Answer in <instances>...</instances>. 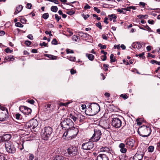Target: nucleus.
<instances>
[{
	"instance_id": "obj_1",
	"label": "nucleus",
	"mask_w": 160,
	"mask_h": 160,
	"mask_svg": "<svg viewBox=\"0 0 160 160\" xmlns=\"http://www.w3.org/2000/svg\"><path fill=\"white\" fill-rule=\"evenodd\" d=\"M100 110V107L97 103H91L85 110L86 114L89 116H93L97 114Z\"/></svg>"
},
{
	"instance_id": "obj_2",
	"label": "nucleus",
	"mask_w": 160,
	"mask_h": 160,
	"mask_svg": "<svg viewBox=\"0 0 160 160\" xmlns=\"http://www.w3.org/2000/svg\"><path fill=\"white\" fill-rule=\"evenodd\" d=\"M138 132L140 136L146 137H148L150 135L151 130L149 127L143 125L138 129Z\"/></svg>"
},
{
	"instance_id": "obj_3",
	"label": "nucleus",
	"mask_w": 160,
	"mask_h": 160,
	"mask_svg": "<svg viewBox=\"0 0 160 160\" xmlns=\"http://www.w3.org/2000/svg\"><path fill=\"white\" fill-rule=\"evenodd\" d=\"M60 124L62 129L66 130L69 129L73 125L74 123L71 119L67 118L62 120Z\"/></svg>"
},
{
	"instance_id": "obj_4",
	"label": "nucleus",
	"mask_w": 160,
	"mask_h": 160,
	"mask_svg": "<svg viewBox=\"0 0 160 160\" xmlns=\"http://www.w3.org/2000/svg\"><path fill=\"white\" fill-rule=\"evenodd\" d=\"M44 132L42 135V138L44 140H47L52 133L53 129L52 127L48 126L44 128Z\"/></svg>"
},
{
	"instance_id": "obj_5",
	"label": "nucleus",
	"mask_w": 160,
	"mask_h": 160,
	"mask_svg": "<svg viewBox=\"0 0 160 160\" xmlns=\"http://www.w3.org/2000/svg\"><path fill=\"white\" fill-rule=\"evenodd\" d=\"M5 148L6 151L9 153H14L16 151V149L12 143L9 141L5 142Z\"/></svg>"
},
{
	"instance_id": "obj_6",
	"label": "nucleus",
	"mask_w": 160,
	"mask_h": 160,
	"mask_svg": "<svg viewBox=\"0 0 160 160\" xmlns=\"http://www.w3.org/2000/svg\"><path fill=\"white\" fill-rule=\"evenodd\" d=\"M78 148L74 146H71L67 149L68 154L71 156L73 157L78 153Z\"/></svg>"
},
{
	"instance_id": "obj_7",
	"label": "nucleus",
	"mask_w": 160,
	"mask_h": 160,
	"mask_svg": "<svg viewBox=\"0 0 160 160\" xmlns=\"http://www.w3.org/2000/svg\"><path fill=\"white\" fill-rule=\"evenodd\" d=\"M94 133L91 137V139L93 142L98 141L101 137L102 133L101 131L96 129H94Z\"/></svg>"
},
{
	"instance_id": "obj_8",
	"label": "nucleus",
	"mask_w": 160,
	"mask_h": 160,
	"mask_svg": "<svg viewBox=\"0 0 160 160\" xmlns=\"http://www.w3.org/2000/svg\"><path fill=\"white\" fill-rule=\"evenodd\" d=\"M38 125V122L37 120L32 119L30 120L26 124V126L29 128L34 129Z\"/></svg>"
},
{
	"instance_id": "obj_9",
	"label": "nucleus",
	"mask_w": 160,
	"mask_h": 160,
	"mask_svg": "<svg viewBox=\"0 0 160 160\" xmlns=\"http://www.w3.org/2000/svg\"><path fill=\"white\" fill-rule=\"evenodd\" d=\"M122 122L120 119L118 118H112V125L115 128H119L121 126Z\"/></svg>"
},
{
	"instance_id": "obj_10",
	"label": "nucleus",
	"mask_w": 160,
	"mask_h": 160,
	"mask_svg": "<svg viewBox=\"0 0 160 160\" xmlns=\"http://www.w3.org/2000/svg\"><path fill=\"white\" fill-rule=\"evenodd\" d=\"M94 145V144L92 142H88L82 144V148L86 150H90L93 148Z\"/></svg>"
},
{
	"instance_id": "obj_11",
	"label": "nucleus",
	"mask_w": 160,
	"mask_h": 160,
	"mask_svg": "<svg viewBox=\"0 0 160 160\" xmlns=\"http://www.w3.org/2000/svg\"><path fill=\"white\" fill-rule=\"evenodd\" d=\"M79 131L78 129L77 128L73 127L72 128L68 129V132H69V136L74 137L76 136Z\"/></svg>"
},
{
	"instance_id": "obj_12",
	"label": "nucleus",
	"mask_w": 160,
	"mask_h": 160,
	"mask_svg": "<svg viewBox=\"0 0 160 160\" xmlns=\"http://www.w3.org/2000/svg\"><path fill=\"white\" fill-rule=\"evenodd\" d=\"M134 142V140L130 138H127L125 141V143L127 147H129L130 148L133 147Z\"/></svg>"
},
{
	"instance_id": "obj_13",
	"label": "nucleus",
	"mask_w": 160,
	"mask_h": 160,
	"mask_svg": "<svg viewBox=\"0 0 160 160\" xmlns=\"http://www.w3.org/2000/svg\"><path fill=\"white\" fill-rule=\"evenodd\" d=\"M101 150L102 151L108 153L110 156L113 157V152L111 147L109 148L107 147H102L101 148Z\"/></svg>"
},
{
	"instance_id": "obj_14",
	"label": "nucleus",
	"mask_w": 160,
	"mask_h": 160,
	"mask_svg": "<svg viewBox=\"0 0 160 160\" xmlns=\"http://www.w3.org/2000/svg\"><path fill=\"white\" fill-rule=\"evenodd\" d=\"M23 109L24 110V111H23V113L29 115L31 113L32 110L30 108L24 106H20L19 107V109L21 111H22V109Z\"/></svg>"
},
{
	"instance_id": "obj_15",
	"label": "nucleus",
	"mask_w": 160,
	"mask_h": 160,
	"mask_svg": "<svg viewBox=\"0 0 160 160\" xmlns=\"http://www.w3.org/2000/svg\"><path fill=\"white\" fill-rule=\"evenodd\" d=\"M79 35L81 37L87 38V40H90V42L91 41V40L92 39V36L87 33H85L82 32H81L79 33Z\"/></svg>"
},
{
	"instance_id": "obj_16",
	"label": "nucleus",
	"mask_w": 160,
	"mask_h": 160,
	"mask_svg": "<svg viewBox=\"0 0 160 160\" xmlns=\"http://www.w3.org/2000/svg\"><path fill=\"white\" fill-rule=\"evenodd\" d=\"M101 123L102 125V127L104 129L110 128V126L107 121H101Z\"/></svg>"
},
{
	"instance_id": "obj_17",
	"label": "nucleus",
	"mask_w": 160,
	"mask_h": 160,
	"mask_svg": "<svg viewBox=\"0 0 160 160\" xmlns=\"http://www.w3.org/2000/svg\"><path fill=\"white\" fill-rule=\"evenodd\" d=\"M6 112H7V110L6 109V111L5 112H0V121H5V119L8 117V115L6 114Z\"/></svg>"
},
{
	"instance_id": "obj_18",
	"label": "nucleus",
	"mask_w": 160,
	"mask_h": 160,
	"mask_svg": "<svg viewBox=\"0 0 160 160\" xmlns=\"http://www.w3.org/2000/svg\"><path fill=\"white\" fill-rule=\"evenodd\" d=\"M108 157L105 154H100L97 157V160H108Z\"/></svg>"
},
{
	"instance_id": "obj_19",
	"label": "nucleus",
	"mask_w": 160,
	"mask_h": 160,
	"mask_svg": "<svg viewBox=\"0 0 160 160\" xmlns=\"http://www.w3.org/2000/svg\"><path fill=\"white\" fill-rule=\"evenodd\" d=\"M11 137V135L9 134L4 135L2 137H0V141L1 140L2 141H5V142L7 141H9Z\"/></svg>"
},
{
	"instance_id": "obj_20",
	"label": "nucleus",
	"mask_w": 160,
	"mask_h": 160,
	"mask_svg": "<svg viewBox=\"0 0 160 160\" xmlns=\"http://www.w3.org/2000/svg\"><path fill=\"white\" fill-rule=\"evenodd\" d=\"M143 157V155L141 153H136L133 156V160H142Z\"/></svg>"
},
{
	"instance_id": "obj_21",
	"label": "nucleus",
	"mask_w": 160,
	"mask_h": 160,
	"mask_svg": "<svg viewBox=\"0 0 160 160\" xmlns=\"http://www.w3.org/2000/svg\"><path fill=\"white\" fill-rule=\"evenodd\" d=\"M125 144L123 143H121L119 145L120 148V151L122 153H125L127 151V149L125 148Z\"/></svg>"
},
{
	"instance_id": "obj_22",
	"label": "nucleus",
	"mask_w": 160,
	"mask_h": 160,
	"mask_svg": "<svg viewBox=\"0 0 160 160\" xmlns=\"http://www.w3.org/2000/svg\"><path fill=\"white\" fill-rule=\"evenodd\" d=\"M23 7L21 5H19L16 8L15 12H14V14H17L20 12L22 9Z\"/></svg>"
},
{
	"instance_id": "obj_23",
	"label": "nucleus",
	"mask_w": 160,
	"mask_h": 160,
	"mask_svg": "<svg viewBox=\"0 0 160 160\" xmlns=\"http://www.w3.org/2000/svg\"><path fill=\"white\" fill-rule=\"evenodd\" d=\"M78 114L73 115L72 114L69 115V117L72 119L74 122H75L78 120L77 115Z\"/></svg>"
},
{
	"instance_id": "obj_24",
	"label": "nucleus",
	"mask_w": 160,
	"mask_h": 160,
	"mask_svg": "<svg viewBox=\"0 0 160 160\" xmlns=\"http://www.w3.org/2000/svg\"><path fill=\"white\" fill-rule=\"evenodd\" d=\"M78 120L79 119L80 122H83L85 117L81 114H78L77 115Z\"/></svg>"
},
{
	"instance_id": "obj_25",
	"label": "nucleus",
	"mask_w": 160,
	"mask_h": 160,
	"mask_svg": "<svg viewBox=\"0 0 160 160\" xmlns=\"http://www.w3.org/2000/svg\"><path fill=\"white\" fill-rule=\"evenodd\" d=\"M14 117L18 120H21L22 118L21 114L18 113H16L14 115Z\"/></svg>"
},
{
	"instance_id": "obj_26",
	"label": "nucleus",
	"mask_w": 160,
	"mask_h": 160,
	"mask_svg": "<svg viewBox=\"0 0 160 160\" xmlns=\"http://www.w3.org/2000/svg\"><path fill=\"white\" fill-rule=\"evenodd\" d=\"M53 160H65V158L61 156H56Z\"/></svg>"
},
{
	"instance_id": "obj_27",
	"label": "nucleus",
	"mask_w": 160,
	"mask_h": 160,
	"mask_svg": "<svg viewBox=\"0 0 160 160\" xmlns=\"http://www.w3.org/2000/svg\"><path fill=\"white\" fill-rule=\"evenodd\" d=\"M86 56L88 58L89 60L91 61H92L94 59V55L92 54L86 53Z\"/></svg>"
},
{
	"instance_id": "obj_28",
	"label": "nucleus",
	"mask_w": 160,
	"mask_h": 160,
	"mask_svg": "<svg viewBox=\"0 0 160 160\" xmlns=\"http://www.w3.org/2000/svg\"><path fill=\"white\" fill-rule=\"evenodd\" d=\"M72 39L73 41L77 42L79 40L80 38L78 36L74 35L72 37Z\"/></svg>"
},
{
	"instance_id": "obj_29",
	"label": "nucleus",
	"mask_w": 160,
	"mask_h": 160,
	"mask_svg": "<svg viewBox=\"0 0 160 160\" xmlns=\"http://www.w3.org/2000/svg\"><path fill=\"white\" fill-rule=\"evenodd\" d=\"M51 10L52 12H56L58 10V8L56 6H52L51 8Z\"/></svg>"
},
{
	"instance_id": "obj_30",
	"label": "nucleus",
	"mask_w": 160,
	"mask_h": 160,
	"mask_svg": "<svg viewBox=\"0 0 160 160\" xmlns=\"http://www.w3.org/2000/svg\"><path fill=\"white\" fill-rule=\"evenodd\" d=\"M125 8H122V9L118 8L117 9V11L120 13L125 14L126 12L125 11Z\"/></svg>"
},
{
	"instance_id": "obj_31",
	"label": "nucleus",
	"mask_w": 160,
	"mask_h": 160,
	"mask_svg": "<svg viewBox=\"0 0 160 160\" xmlns=\"http://www.w3.org/2000/svg\"><path fill=\"white\" fill-rule=\"evenodd\" d=\"M114 58L113 54H111L110 55V62H114L116 61V59L115 58Z\"/></svg>"
},
{
	"instance_id": "obj_32",
	"label": "nucleus",
	"mask_w": 160,
	"mask_h": 160,
	"mask_svg": "<svg viewBox=\"0 0 160 160\" xmlns=\"http://www.w3.org/2000/svg\"><path fill=\"white\" fill-rule=\"evenodd\" d=\"M67 58L71 61L74 62L76 60L75 58L72 56H68L67 57Z\"/></svg>"
},
{
	"instance_id": "obj_33",
	"label": "nucleus",
	"mask_w": 160,
	"mask_h": 160,
	"mask_svg": "<svg viewBox=\"0 0 160 160\" xmlns=\"http://www.w3.org/2000/svg\"><path fill=\"white\" fill-rule=\"evenodd\" d=\"M49 17V14L48 13H46L42 15V17L45 19H47Z\"/></svg>"
},
{
	"instance_id": "obj_34",
	"label": "nucleus",
	"mask_w": 160,
	"mask_h": 160,
	"mask_svg": "<svg viewBox=\"0 0 160 160\" xmlns=\"http://www.w3.org/2000/svg\"><path fill=\"white\" fill-rule=\"evenodd\" d=\"M139 18H147L148 17V16L147 15H140L137 16Z\"/></svg>"
},
{
	"instance_id": "obj_35",
	"label": "nucleus",
	"mask_w": 160,
	"mask_h": 160,
	"mask_svg": "<svg viewBox=\"0 0 160 160\" xmlns=\"http://www.w3.org/2000/svg\"><path fill=\"white\" fill-rule=\"evenodd\" d=\"M15 26L19 28H22L23 27V25L19 22H16L15 23Z\"/></svg>"
},
{
	"instance_id": "obj_36",
	"label": "nucleus",
	"mask_w": 160,
	"mask_h": 160,
	"mask_svg": "<svg viewBox=\"0 0 160 160\" xmlns=\"http://www.w3.org/2000/svg\"><path fill=\"white\" fill-rule=\"evenodd\" d=\"M114 16H116L115 14H112L110 15H108V18L110 21H112V20L114 18Z\"/></svg>"
},
{
	"instance_id": "obj_37",
	"label": "nucleus",
	"mask_w": 160,
	"mask_h": 160,
	"mask_svg": "<svg viewBox=\"0 0 160 160\" xmlns=\"http://www.w3.org/2000/svg\"><path fill=\"white\" fill-rule=\"evenodd\" d=\"M154 149V147L152 146H150L148 147V150L149 152H152L153 151Z\"/></svg>"
},
{
	"instance_id": "obj_38",
	"label": "nucleus",
	"mask_w": 160,
	"mask_h": 160,
	"mask_svg": "<svg viewBox=\"0 0 160 160\" xmlns=\"http://www.w3.org/2000/svg\"><path fill=\"white\" fill-rule=\"evenodd\" d=\"M98 46L101 49H106L107 47L106 45H102L101 43L99 44Z\"/></svg>"
},
{
	"instance_id": "obj_39",
	"label": "nucleus",
	"mask_w": 160,
	"mask_h": 160,
	"mask_svg": "<svg viewBox=\"0 0 160 160\" xmlns=\"http://www.w3.org/2000/svg\"><path fill=\"white\" fill-rule=\"evenodd\" d=\"M96 26L98 27L100 29H102V26L101 25V23L100 22H98L96 24Z\"/></svg>"
},
{
	"instance_id": "obj_40",
	"label": "nucleus",
	"mask_w": 160,
	"mask_h": 160,
	"mask_svg": "<svg viewBox=\"0 0 160 160\" xmlns=\"http://www.w3.org/2000/svg\"><path fill=\"white\" fill-rule=\"evenodd\" d=\"M52 44L56 45L58 44L57 41L56 39H53L52 42Z\"/></svg>"
},
{
	"instance_id": "obj_41",
	"label": "nucleus",
	"mask_w": 160,
	"mask_h": 160,
	"mask_svg": "<svg viewBox=\"0 0 160 160\" xmlns=\"http://www.w3.org/2000/svg\"><path fill=\"white\" fill-rule=\"evenodd\" d=\"M55 19L57 20L58 22L61 19V17L58 16V14H55Z\"/></svg>"
},
{
	"instance_id": "obj_42",
	"label": "nucleus",
	"mask_w": 160,
	"mask_h": 160,
	"mask_svg": "<svg viewBox=\"0 0 160 160\" xmlns=\"http://www.w3.org/2000/svg\"><path fill=\"white\" fill-rule=\"evenodd\" d=\"M5 51L7 52V53H11L12 52V50H10L9 49V48H6L5 50Z\"/></svg>"
},
{
	"instance_id": "obj_43",
	"label": "nucleus",
	"mask_w": 160,
	"mask_h": 160,
	"mask_svg": "<svg viewBox=\"0 0 160 160\" xmlns=\"http://www.w3.org/2000/svg\"><path fill=\"white\" fill-rule=\"evenodd\" d=\"M66 52L68 54L69 53H74V52L72 50H70L69 49H67L66 50Z\"/></svg>"
},
{
	"instance_id": "obj_44",
	"label": "nucleus",
	"mask_w": 160,
	"mask_h": 160,
	"mask_svg": "<svg viewBox=\"0 0 160 160\" xmlns=\"http://www.w3.org/2000/svg\"><path fill=\"white\" fill-rule=\"evenodd\" d=\"M120 97L123 98L124 99H126L128 98V96L126 94L124 95L122 94L120 95Z\"/></svg>"
},
{
	"instance_id": "obj_45",
	"label": "nucleus",
	"mask_w": 160,
	"mask_h": 160,
	"mask_svg": "<svg viewBox=\"0 0 160 160\" xmlns=\"http://www.w3.org/2000/svg\"><path fill=\"white\" fill-rule=\"evenodd\" d=\"M24 43L25 45H26L27 46H28L31 44V41H25Z\"/></svg>"
},
{
	"instance_id": "obj_46",
	"label": "nucleus",
	"mask_w": 160,
	"mask_h": 160,
	"mask_svg": "<svg viewBox=\"0 0 160 160\" xmlns=\"http://www.w3.org/2000/svg\"><path fill=\"white\" fill-rule=\"evenodd\" d=\"M0 158L1 160H7V159H6L4 155H1L0 156Z\"/></svg>"
},
{
	"instance_id": "obj_47",
	"label": "nucleus",
	"mask_w": 160,
	"mask_h": 160,
	"mask_svg": "<svg viewBox=\"0 0 160 160\" xmlns=\"http://www.w3.org/2000/svg\"><path fill=\"white\" fill-rule=\"evenodd\" d=\"M93 9L95 11L97 12V13H100V10L98 8L95 7Z\"/></svg>"
},
{
	"instance_id": "obj_48",
	"label": "nucleus",
	"mask_w": 160,
	"mask_h": 160,
	"mask_svg": "<svg viewBox=\"0 0 160 160\" xmlns=\"http://www.w3.org/2000/svg\"><path fill=\"white\" fill-rule=\"evenodd\" d=\"M39 45L41 47H42L43 46L44 47H46L47 45V44L45 42H43L42 43H40L39 44Z\"/></svg>"
},
{
	"instance_id": "obj_49",
	"label": "nucleus",
	"mask_w": 160,
	"mask_h": 160,
	"mask_svg": "<svg viewBox=\"0 0 160 160\" xmlns=\"http://www.w3.org/2000/svg\"><path fill=\"white\" fill-rule=\"evenodd\" d=\"M20 21L22 23H25L26 22L27 20L25 18H22L21 19Z\"/></svg>"
},
{
	"instance_id": "obj_50",
	"label": "nucleus",
	"mask_w": 160,
	"mask_h": 160,
	"mask_svg": "<svg viewBox=\"0 0 160 160\" xmlns=\"http://www.w3.org/2000/svg\"><path fill=\"white\" fill-rule=\"evenodd\" d=\"M32 7V5L30 3H28L26 6V8L28 9H31Z\"/></svg>"
},
{
	"instance_id": "obj_51",
	"label": "nucleus",
	"mask_w": 160,
	"mask_h": 160,
	"mask_svg": "<svg viewBox=\"0 0 160 160\" xmlns=\"http://www.w3.org/2000/svg\"><path fill=\"white\" fill-rule=\"evenodd\" d=\"M51 57H50L49 58L50 59H51L52 60H55L57 58V57L54 56L53 55H51Z\"/></svg>"
},
{
	"instance_id": "obj_52",
	"label": "nucleus",
	"mask_w": 160,
	"mask_h": 160,
	"mask_svg": "<svg viewBox=\"0 0 160 160\" xmlns=\"http://www.w3.org/2000/svg\"><path fill=\"white\" fill-rule=\"evenodd\" d=\"M67 131L65 132L63 134V137L64 138V137H66L68 134H69V132H68V129H67Z\"/></svg>"
},
{
	"instance_id": "obj_53",
	"label": "nucleus",
	"mask_w": 160,
	"mask_h": 160,
	"mask_svg": "<svg viewBox=\"0 0 160 160\" xmlns=\"http://www.w3.org/2000/svg\"><path fill=\"white\" fill-rule=\"evenodd\" d=\"M27 102H28L31 104H33L35 102L33 100H28Z\"/></svg>"
},
{
	"instance_id": "obj_54",
	"label": "nucleus",
	"mask_w": 160,
	"mask_h": 160,
	"mask_svg": "<svg viewBox=\"0 0 160 160\" xmlns=\"http://www.w3.org/2000/svg\"><path fill=\"white\" fill-rule=\"evenodd\" d=\"M45 33L46 34H49V36L50 37L52 36V35L51 34V31L49 32L48 31H46L45 32Z\"/></svg>"
},
{
	"instance_id": "obj_55",
	"label": "nucleus",
	"mask_w": 160,
	"mask_h": 160,
	"mask_svg": "<svg viewBox=\"0 0 160 160\" xmlns=\"http://www.w3.org/2000/svg\"><path fill=\"white\" fill-rule=\"evenodd\" d=\"M90 8L91 7L88 4H86L85 6L84 7V8L85 9H90Z\"/></svg>"
},
{
	"instance_id": "obj_56",
	"label": "nucleus",
	"mask_w": 160,
	"mask_h": 160,
	"mask_svg": "<svg viewBox=\"0 0 160 160\" xmlns=\"http://www.w3.org/2000/svg\"><path fill=\"white\" fill-rule=\"evenodd\" d=\"M67 13L69 15H72L74 13V12L73 11H68L67 12Z\"/></svg>"
},
{
	"instance_id": "obj_57",
	"label": "nucleus",
	"mask_w": 160,
	"mask_h": 160,
	"mask_svg": "<svg viewBox=\"0 0 160 160\" xmlns=\"http://www.w3.org/2000/svg\"><path fill=\"white\" fill-rule=\"evenodd\" d=\"M101 59L103 61H104L106 60L107 57L106 55H102L101 56Z\"/></svg>"
},
{
	"instance_id": "obj_58",
	"label": "nucleus",
	"mask_w": 160,
	"mask_h": 160,
	"mask_svg": "<svg viewBox=\"0 0 160 160\" xmlns=\"http://www.w3.org/2000/svg\"><path fill=\"white\" fill-rule=\"evenodd\" d=\"M27 37L30 40H32L33 39V37L31 34L28 35Z\"/></svg>"
},
{
	"instance_id": "obj_59",
	"label": "nucleus",
	"mask_w": 160,
	"mask_h": 160,
	"mask_svg": "<svg viewBox=\"0 0 160 160\" xmlns=\"http://www.w3.org/2000/svg\"><path fill=\"white\" fill-rule=\"evenodd\" d=\"M145 28L147 29L148 31L149 32H152V31L151 30V28L148 25H146L145 27Z\"/></svg>"
},
{
	"instance_id": "obj_60",
	"label": "nucleus",
	"mask_w": 160,
	"mask_h": 160,
	"mask_svg": "<svg viewBox=\"0 0 160 160\" xmlns=\"http://www.w3.org/2000/svg\"><path fill=\"white\" fill-rule=\"evenodd\" d=\"M34 158V156L32 154H31L29 156V160H32Z\"/></svg>"
},
{
	"instance_id": "obj_61",
	"label": "nucleus",
	"mask_w": 160,
	"mask_h": 160,
	"mask_svg": "<svg viewBox=\"0 0 160 160\" xmlns=\"http://www.w3.org/2000/svg\"><path fill=\"white\" fill-rule=\"evenodd\" d=\"M132 47L134 48H137V43H136V42L133 43L132 44Z\"/></svg>"
},
{
	"instance_id": "obj_62",
	"label": "nucleus",
	"mask_w": 160,
	"mask_h": 160,
	"mask_svg": "<svg viewBox=\"0 0 160 160\" xmlns=\"http://www.w3.org/2000/svg\"><path fill=\"white\" fill-rule=\"evenodd\" d=\"M144 52H142L141 53H139L138 55V56L140 58H143V57H144Z\"/></svg>"
},
{
	"instance_id": "obj_63",
	"label": "nucleus",
	"mask_w": 160,
	"mask_h": 160,
	"mask_svg": "<svg viewBox=\"0 0 160 160\" xmlns=\"http://www.w3.org/2000/svg\"><path fill=\"white\" fill-rule=\"evenodd\" d=\"M148 22L149 24H154V22L153 20H148Z\"/></svg>"
},
{
	"instance_id": "obj_64",
	"label": "nucleus",
	"mask_w": 160,
	"mask_h": 160,
	"mask_svg": "<svg viewBox=\"0 0 160 160\" xmlns=\"http://www.w3.org/2000/svg\"><path fill=\"white\" fill-rule=\"evenodd\" d=\"M137 48H140L142 47V45L141 44V43L139 42H137Z\"/></svg>"
}]
</instances>
